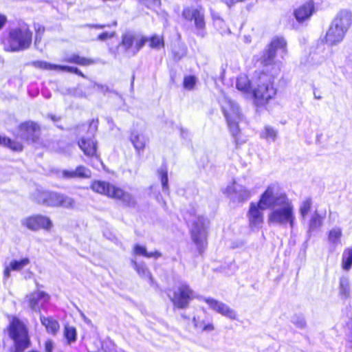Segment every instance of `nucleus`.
I'll return each mask as SVG.
<instances>
[{
    "mask_svg": "<svg viewBox=\"0 0 352 352\" xmlns=\"http://www.w3.org/2000/svg\"><path fill=\"white\" fill-rule=\"evenodd\" d=\"M32 34L25 25L10 30L6 50L16 52L28 48L32 42Z\"/></svg>",
    "mask_w": 352,
    "mask_h": 352,
    "instance_id": "423d86ee",
    "label": "nucleus"
},
{
    "mask_svg": "<svg viewBox=\"0 0 352 352\" xmlns=\"http://www.w3.org/2000/svg\"><path fill=\"white\" fill-rule=\"evenodd\" d=\"M91 188L94 192L118 199L126 206H131L135 204V200L130 193L109 182L94 181Z\"/></svg>",
    "mask_w": 352,
    "mask_h": 352,
    "instance_id": "7ed1b4c3",
    "label": "nucleus"
},
{
    "mask_svg": "<svg viewBox=\"0 0 352 352\" xmlns=\"http://www.w3.org/2000/svg\"><path fill=\"white\" fill-rule=\"evenodd\" d=\"M105 27H109V25H95V28H104Z\"/></svg>",
    "mask_w": 352,
    "mask_h": 352,
    "instance_id": "5fc2aeb1",
    "label": "nucleus"
},
{
    "mask_svg": "<svg viewBox=\"0 0 352 352\" xmlns=\"http://www.w3.org/2000/svg\"><path fill=\"white\" fill-rule=\"evenodd\" d=\"M342 236V230L340 227L335 226L331 228L328 233V241L333 246L341 244V238Z\"/></svg>",
    "mask_w": 352,
    "mask_h": 352,
    "instance_id": "a878e982",
    "label": "nucleus"
},
{
    "mask_svg": "<svg viewBox=\"0 0 352 352\" xmlns=\"http://www.w3.org/2000/svg\"><path fill=\"white\" fill-rule=\"evenodd\" d=\"M32 65L36 68L45 70H58V67H59V65L52 64L43 60L34 61Z\"/></svg>",
    "mask_w": 352,
    "mask_h": 352,
    "instance_id": "e433bc0d",
    "label": "nucleus"
},
{
    "mask_svg": "<svg viewBox=\"0 0 352 352\" xmlns=\"http://www.w3.org/2000/svg\"><path fill=\"white\" fill-rule=\"evenodd\" d=\"M118 352H125V351H122V350H120V351H118Z\"/></svg>",
    "mask_w": 352,
    "mask_h": 352,
    "instance_id": "e2e57ef3",
    "label": "nucleus"
},
{
    "mask_svg": "<svg viewBox=\"0 0 352 352\" xmlns=\"http://www.w3.org/2000/svg\"><path fill=\"white\" fill-rule=\"evenodd\" d=\"M276 52H280L282 58H284L287 54V42L283 37H276L273 38L268 48L263 55L262 60L267 72L269 67L273 68L278 67V65H273Z\"/></svg>",
    "mask_w": 352,
    "mask_h": 352,
    "instance_id": "6e6552de",
    "label": "nucleus"
},
{
    "mask_svg": "<svg viewBox=\"0 0 352 352\" xmlns=\"http://www.w3.org/2000/svg\"><path fill=\"white\" fill-rule=\"evenodd\" d=\"M261 204L268 207L267 223L270 226L294 228L296 215L294 204L289 197L280 190L277 184H272L266 188Z\"/></svg>",
    "mask_w": 352,
    "mask_h": 352,
    "instance_id": "f257e3e1",
    "label": "nucleus"
},
{
    "mask_svg": "<svg viewBox=\"0 0 352 352\" xmlns=\"http://www.w3.org/2000/svg\"><path fill=\"white\" fill-rule=\"evenodd\" d=\"M315 98L318 100H320L321 98V97L318 96V95H315Z\"/></svg>",
    "mask_w": 352,
    "mask_h": 352,
    "instance_id": "13d9d810",
    "label": "nucleus"
},
{
    "mask_svg": "<svg viewBox=\"0 0 352 352\" xmlns=\"http://www.w3.org/2000/svg\"><path fill=\"white\" fill-rule=\"evenodd\" d=\"M271 67H269L270 69ZM280 71L279 67H273L266 70V67L262 72L255 73L258 76V85L253 90L254 104L257 107H263L267 104L276 94V89L274 86V76L278 75Z\"/></svg>",
    "mask_w": 352,
    "mask_h": 352,
    "instance_id": "f03ea898",
    "label": "nucleus"
},
{
    "mask_svg": "<svg viewBox=\"0 0 352 352\" xmlns=\"http://www.w3.org/2000/svg\"><path fill=\"white\" fill-rule=\"evenodd\" d=\"M226 192L239 202H244L249 199L254 194V191L236 182H234L231 186H228L226 189Z\"/></svg>",
    "mask_w": 352,
    "mask_h": 352,
    "instance_id": "a211bd4d",
    "label": "nucleus"
},
{
    "mask_svg": "<svg viewBox=\"0 0 352 352\" xmlns=\"http://www.w3.org/2000/svg\"><path fill=\"white\" fill-rule=\"evenodd\" d=\"M53 347V342L51 340L46 341L45 345L46 352H52Z\"/></svg>",
    "mask_w": 352,
    "mask_h": 352,
    "instance_id": "09e8293b",
    "label": "nucleus"
},
{
    "mask_svg": "<svg viewBox=\"0 0 352 352\" xmlns=\"http://www.w3.org/2000/svg\"><path fill=\"white\" fill-rule=\"evenodd\" d=\"M101 89L103 91L104 89H107V87H104V86H101Z\"/></svg>",
    "mask_w": 352,
    "mask_h": 352,
    "instance_id": "bf43d9fd",
    "label": "nucleus"
},
{
    "mask_svg": "<svg viewBox=\"0 0 352 352\" xmlns=\"http://www.w3.org/2000/svg\"><path fill=\"white\" fill-rule=\"evenodd\" d=\"M97 127V122L92 121L89 125V129L91 130L92 133L96 131Z\"/></svg>",
    "mask_w": 352,
    "mask_h": 352,
    "instance_id": "8fccbe9b",
    "label": "nucleus"
},
{
    "mask_svg": "<svg viewBox=\"0 0 352 352\" xmlns=\"http://www.w3.org/2000/svg\"><path fill=\"white\" fill-rule=\"evenodd\" d=\"M50 296L47 293L37 290L25 296L24 303L34 311H40L41 308L49 301Z\"/></svg>",
    "mask_w": 352,
    "mask_h": 352,
    "instance_id": "f3484780",
    "label": "nucleus"
},
{
    "mask_svg": "<svg viewBox=\"0 0 352 352\" xmlns=\"http://www.w3.org/2000/svg\"><path fill=\"white\" fill-rule=\"evenodd\" d=\"M30 263L28 258H23L19 261L13 260L3 270V278L8 280L10 276L11 271H20Z\"/></svg>",
    "mask_w": 352,
    "mask_h": 352,
    "instance_id": "4be33fe9",
    "label": "nucleus"
},
{
    "mask_svg": "<svg viewBox=\"0 0 352 352\" xmlns=\"http://www.w3.org/2000/svg\"><path fill=\"white\" fill-rule=\"evenodd\" d=\"M348 338H349V340L352 342V329H351V331L350 332V333L349 334L348 336Z\"/></svg>",
    "mask_w": 352,
    "mask_h": 352,
    "instance_id": "6e6d98bb",
    "label": "nucleus"
},
{
    "mask_svg": "<svg viewBox=\"0 0 352 352\" xmlns=\"http://www.w3.org/2000/svg\"><path fill=\"white\" fill-rule=\"evenodd\" d=\"M148 41L147 38L126 33L122 35L120 45L124 47L130 56H135Z\"/></svg>",
    "mask_w": 352,
    "mask_h": 352,
    "instance_id": "ddd939ff",
    "label": "nucleus"
},
{
    "mask_svg": "<svg viewBox=\"0 0 352 352\" xmlns=\"http://www.w3.org/2000/svg\"><path fill=\"white\" fill-rule=\"evenodd\" d=\"M203 300L207 303L210 309L212 311L230 320H238L236 311L230 307L227 304L212 298H204Z\"/></svg>",
    "mask_w": 352,
    "mask_h": 352,
    "instance_id": "dca6fc26",
    "label": "nucleus"
},
{
    "mask_svg": "<svg viewBox=\"0 0 352 352\" xmlns=\"http://www.w3.org/2000/svg\"><path fill=\"white\" fill-rule=\"evenodd\" d=\"M340 294L344 298H349L350 296L349 280L346 276L342 277L340 280Z\"/></svg>",
    "mask_w": 352,
    "mask_h": 352,
    "instance_id": "72a5a7b5",
    "label": "nucleus"
},
{
    "mask_svg": "<svg viewBox=\"0 0 352 352\" xmlns=\"http://www.w3.org/2000/svg\"><path fill=\"white\" fill-rule=\"evenodd\" d=\"M115 34H116L115 32H103V33H102V34L98 35V40L104 41V40H106L107 38H110L113 37L115 36Z\"/></svg>",
    "mask_w": 352,
    "mask_h": 352,
    "instance_id": "de8ad7c7",
    "label": "nucleus"
},
{
    "mask_svg": "<svg viewBox=\"0 0 352 352\" xmlns=\"http://www.w3.org/2000/svg\"><path fill=\"white\" fill-rule=\"evenodd\" d=\"M8 334L14 342V352H22L30 346L27 327L19 319L12 318L8 327Z\"/></svg>",
    "mask_w": 352,
    "mask_h": 352,
    "instance_id": "20e7f679",
    "label": "nucleus"
},
{
    "mask_svg": "<svg viewBox=\"0 0 352 352\" xmlns=\"http://www.w3.org/2000/svg\"><path fill=\"white\" fill-rule=\"evenodd\" d=\"M58 70L64 71V72H70V73L76 74H78L79 76H81L84 77V75L82 74V72L77 67L59 65V67H58Z\"/></svg>",
    "mask_w": 352,
    "mask_h": 352,
    "instance_id": "c03bdc74",
    "label": "nucleus"
},
{
    "mask_svg": "<svg viewBox=\"0 0 352 352\" xmlns=\"http://www.w3.org/2000/svg\"><path fill=\"white\" fill-rule=\"evenodd\" d=\"M37 201L47 206L72 208L74 205L72 198L54 192H41L37 197Z\"/></svg>",
    "mask_w": 352,
    "mask_h": 352,
    "instance_id": "1a4fd4ad",
    "label": "nucleus"
},
{
    "mask_svg": "<svg viewBox=\"0 0 352 352\" xmlns=\"http://www.w3.org/2000/svg\"><path fill=\"white\" fill-rule=\"evenodd\" d=\"M193 323L197 329H201L204 331H212L214 329L212 323L206 324L204 320H200L199 317L193 318Z\"/></svg>",
    "mask_w": 352,
    "mask_h": 352,
    "instance_id": "473e14b6",
    "label": "nucleus"
},
{
    "mask_svg": "<svg viewBox=\"0 0 352 352\" xmlns=\"http://www.w3.org/2000/svg\"><path fill=\"white\" fill-rule=\"evenodd\" d=\"M197 298L196 293L186 283L180 284L173 292L170 300L178 309L188 307L191 300Z\"/></svg>",
    "mask_w": 352,
    "mask_h": 352,
    "instance_id": "9d476101",
    "label": "nucleus"
},
{
    "mask_svg": "<svg viewBox=\"0 0 352 352\" xmlns=\"http://www.w3.org/2000/svg\"><path fill=\"white\" fill-rule=\"evenodd\" d=\"M250 80L245 74H240L236 78V87L239 91L245 94L248 93L250 90Z\"/></svg>",
    "mask_w": 352,
    "mask_h": 352,
    "instance_id": "c85d7f7f",
    "label": "nucleus"
},
{
    "mask_svg": "<svg viewBox=\"0 0 352 352\" xmlns=\"http://www.w3.org/2000/svg\"><path fill=\"white\" fill-rule=\"evenodd\" d=\"M312 205V201L311 198H306L303 200L299 207V213L302 220L304 221L310 211Z\"/></svg>",
    "mask_w": 352,
    "mask_h": 352,
    "instance_id": "c9c22d12",
    "label": "nucleus"
},
{
    "mask_svg": "<svg viewBox=\"0 0 352 352\" xmlns=\"http://www.w3.org/2000/svg\"><path fill=\"white\" fill-rule=\"evenodd\" d=\"M182 16L187 21H193L197 36H205L204 14L202 9L185 8L182 11Z\"/></svg>",
    "mask_w": 352,
    "mask_h": 352,
    "instance_id": "f8f14e48",
    "label": "nucleus"
},
{
    "mask_svg": "<svg viewBox=\"0 0 352 352\" xmlns=\"http://www.w3.org/2000/svg\"><path fill=\"white\" fill-rule=\"evenodd\" d=\"M331 23L346 33L352 25L351 11L348 9L339 10Z\"/></svg>",
    "mask_w": 352,
    "mask_h": 352,
    "instance_id": "aec40b11",
    "label": "nucleus"
},
{
    "mask_svg": "<svg viewBox=\"0 0 352 352\" xmlns=\"http://www.w3.org/2000/svg\"><path fill=\"white\" fill-rule=\"evenodd\" d=\"M130 141L138 153H140L144 149L147 139L142 133L134 131L131 135Z\"/></svg>",
    "mask_w": 352,
    "mask_h": 352,
    "instance_id": "b1692460",
    "label": "nucleus"
},
{
    "mask_svg": "<svg viewBox=\"0 0 352 352\" xmlns=\"http://www.w3.org/2000/svg\"><path fill=\"white\" fill-rule=\"evenodd\" d=\"M49 117L51 118L52 120H53L54 122H56L59 120L58 118H56V116H53V115H50Z\"/></svg>",
    "mask_w": 352,
    "mask_h": 352,
    "instance_id": "864d4df0",
    "label": "nucleus"
},
{
    "mask_svg": "<svg viewBox=\"0 0 352 352\" xmlns=\"http://www.w3.org/2000/svg\"><path fill=\"white\" fill-rule=\"evenodd\" d=\"M78 178H89L91 177V171L83 166H79L76 168Z\"/></svg>",
    "mask_w": 352,
    "mask_h": 352,
    "instance_id": "79ce46f5",
    "label": "nucleus"
},
{
    "mask_svg": "<svg viewBox=\"0 0 352 352\" xmlns=\"http://www.w3.org/2000/svg\"><path fill=\"white\" fill-rule=\"evenodd\" d=\"M315 98L318 100H320L321 98V97L318 96V95H315Z\"/></svg>",
    "mask_w": 352,
    "mask_h": 352,
    "instance_id": "4d7b16f0",
    "label": "nucleus"
},
{
    "mask_svg": "<svg viewBox=\"0 0 352 352\" xmlns=\"http://www.w3.org/2000/svg\"><path fill=\"white\" fill-rule=\"evenodd\" d=\"M217 22H218L219 23H222V22H223V21H222V20H221V19H218V20H217Z\"/></svg>",
    "mask_w": 352,
    "mask_h": 352,
    "instance_id": "052dcab7",
    "label": "nucleus"
},
{
    "mask_svg": "<svg viewBox=\"0 0 352 352\" xmlns=\"http://www.w3.org/2000/svg\"><path fill=\"white\" fill-rule=\"evenodd\" d=\"M190 226L191 238L199 254L205 250L207 247V219L202 216H195L192 217Z\"/></svg>",
    "mask_w": 352,
    "mask_h": 352,
    "instance_id": "0eeeda50",
    "label": "nucleus"
},
{
    "mask_svg": "<svg viewBox=\"0 0 352 352\" xmlns=\"http://www.w3.org/2000/svg\"><path fill=\"white\" fill-rule=\"evenodd\" d=\"M314 12V2L312 0H309L295 9L294 15L298 22L303 23L309 20Z\"/></svg>",
    "mask_w": 352,
    "mask_h": 352,
    "instance_id": "6ab92c4d",
    "label": "nucleus"
},
{
    "mask_svg": "<svg viewBox=\"0 0 352 352\" xmlns=\"http://www.w3.org/2000/svg\"><path fill=\"white\" fill-rule=\"evenodd\" d=\"M292 322L296 324L298 327L302 328L305 326V320L302 316H294L292 320Z\"/></svg>",
    "mask_w": 352,
    "mask_h": 352,
    "instance_id": "a18cd8bd",
    "label": "nucleus"
},
{
    "mask_svg": "<svg viewBox=\"0 0 352 352\" xmlns=\"http://www.w3.org/2000/svg\"><path fill=\"white\" fill-rule=\"evenodd\" d=\"M323 217L316 212L311 217L309 223L310 230H316L322 224Z\"/></svg>",
    "mask_w": 352,
    "mask_h": 352,
    "instance_id": "4c0bfd02",
    "label": "nucleus"
},
{
    "mask_svg": "<svg viewBox=\"0 0 352 352\" xmlns=\"http://www.w3.org/2000/svg\"><path fill=\"white\" fill-rule=\"evenodd\" d=\"M220 103L223 115L233 136H236L239 132L238 124L241 120L242 115L238 104L226 96H223Z\"/></svg>",
    "mask_w": 352,
    "mask_h": 352,
    "instance_id": "39448f33",
    "label": "nucleus"
},
{
    "mask_svg": "<svg viewBox=\"0 0 352 352\" xmlns=\"http://www.w3.org/2000/svg\"><path fill=\"white\" fill-rule=\"evenodd\" d=\"M65 60L68 63H76L83 66L90 65L96 63L93 59L80 56L78 54H72L70 56L67 57Z\"/></svg>",
    "mask_w": 352,
    "mask_h": 352,
    "instance_id": "c756f323",
    "label": "nucleus"
},
{
    "mask_svg": "<svg viewBox=\"0 0 352 352\" xmlns=\"http://www.w3.org/2000/svg\"><path fill=\"white\" fill-rule=\"evenodd\" d=\"M65 336L68 342L71 343L76 341V329L72 327H65Z\"/></svg>",
    "mask_w": 352,
    "mask_h": 352,
    "instance_id": "ea45409f",
    "label": "nucleus"
},
{
    "mask_svg": "<svg viewBox=\"0 0 352 352\" xmlns=\"http://www.w3.org/2000/svg\"><path fill=\"white\" fill-rule=\"evenodd\" d=\"M62 174L63 177L65 179L78 178L76 169L72 170H65L63 171Z\"/></svg>",
    "mask_w": 352,
    "mask_h": 352,
    "instance_id": "49530a36",
    "label": "nucleus"
},
{
    "mask_svg": "<svg viewBox=\"0 0 352 352\" xmlns=\"http://www.w3.org/2000/svg\"><path fill=\"white\" fill-rule=\"evenodd\" d=\"M78 146L85 155L93 157L96 155V142L91 138H82L78 142Z\"/></svg>",
    "mask_w": 352,
    "mask_h": 352,
    "instance_id": "5701e85b",
    "label": "nucleus"
},
{
    "mask_svg": "<svg viewBox=\"0 0 352 352\" xmlns=\"http://www.w3.org/2000/svg\"><path fill=\"white\" fill-rule=\"evenodd\" d=\"M133 268L137 271L138 274L143 278L148 279L151 284L153 283L152 276L148 268L144 263L138 264L135 261L131 260Z\"/></svg>",
    "mask_w": 352,
    "mask_h": 352,
    "instance_id": "cd10ccee",
    "label": "nucleus"
},
{
    "mask_svg": "<svg viewBox=\"0 0 352 352\" xmlns=\"http://www.w3.org/2000/svg\"><path fill=\"white\" fill-rule=\"evenodd\" d=\"M39 30H40V29L38 30V32L36 33V36H35V45L36 47H38V43L41 40V36L39 35Z\"/></svg>",
    "mask_w": 352,
    "mask_h": 352,
    "instance_id": "603ef678",
    "label": "nucleus"
},
{
    "mask_svg": "<svg viewBox=\"0 0 352 352\" xmlns=\"http://www.w3.org/2000/svg\"><path fill=\"white\" fill-rule=\"evenodd\" d=\"M197 82V79L194 76H186L184 78L183 86L187 90H192Z\"/></svg>",
    "mask_w": 352,
    "mask_h": 352,
    "instance_id": "58836bf2",
    "label": "nucleus"
},
{
    "mask_svg": "<svg viewBox=\"0 0 352 352\" xmlns=\"http://www.w3.org/2000/svg\"><path fill=\"white\" fill-rule=\"evenodd\" d=\"M116 24H117V23H116V22H113V25L114 26H116Z\"/></svg>",
    "mask_w": 352,
    "mask_h": 352,
    "instance_id": "680f3d73",
    "label": "nucleus"
},
{
    "mask_svg": "<svg viewBox=\"0 0 352 352\" xmlns=\"http://www.w3.org/2000/svg\"><path fill=\"white\" fill-rule=\"evenodd\" d=\"M341 268L343 271L348 272L352 268V246L346 248L342 254Z\"/></svg>",
    "mask_w": 352,
    "mask_h": 352,
    "instance_id": "393cba45",
    "label": "nucleus"
},
{
    "mask_svg": "<svg viewBox=\"0 0 352 352\" xmlns=\"http://www.w3.org/2000/svg\"><path fill=\"white\" fill-rule=\"evenodd\" d=\"M346 32L331 23L326 33L324 41L330 45H335L340 43L344 38Z\"/></svg>",
    "mask_w": 352,
    "mask_h": 352,
    "instance_id": "412c9836",
    "label": "nucleus"
},
{
    "mask_svg": "<svg viewBox=\"0 0 352 352\" xmlns=\"http://www.w3.org/2000/svg\"><path fill=\"white\" fill-rule=\"evenodd\" d=\"M40 133L39 125L32 121L21 123L14 132L16 137L25 141L34 142L38 138Z\"/></svg>",
    "mask_w": 352,
    "mask_h": 352,
    "instance_id": "2eb2a0df",
    "label": "nucleus"
},
{
    "mask_svg": "<svg viewBox=\"0 0 352 352\" xmlns=\"http://www.w3.org/2000/svg\"><path fill=\"white\" fill-rule=\"evenodd\" d=\"M6 21V16L4 15L0 14V29L3 26Z\"/></svg>",
    "mask_w": 352,
    "mask_h": 352,
    "instance_id": "3c124183",
    "label": "nucleus"
},
{
    "mask_svg": "<svg viewBox=\"0 0 352 352\" xmlns=\"http://www.w3.org/2000/svg\"><path fill=\"white\" fill-rule=\"evenodd\" d=\"M159 175L161 177V182L162 184V187L164 190H168V173L167 170L165 168H160L158 170Z\"/></svg>",
    "mask_w": 352,
    "mask_h": 352,
    "instance_id": "37998d69",
    "label": "nucleus"
},
{
    "mask_svg": "<svg viewBox=\"0 0 352 352\" xmlns=\"http://www.w3.org/2000/svg\"><path fill=\"white\" fill-rule=\"evenodd\" d=\"M149 41L151 48L159 49L164 46V41L162 36L154 35L150 38Z\"/></svg>",
    "mask_w": 352,
    "mask_h": 352,
    "instance_id": "a19ab883",
    "label": "nucleus"
},
{
    "mask_svg": "<svg viewBox=\"0 0 352 352\" xmlns=\"http://www.w3.org/2000/svg\"><path fill=\"white\" fill-rule=\"evenodd\" d=\"M133 252L135 255L143 256L146 258H159L161 256V253L158 251L148 252L146 251V247L138 244L133 247Z\"/></svg>",
    "mask_w": 352,
    "mask_h": 352,
    "instance_id": "7c9ffc66",
    "label": "nucleus"
},
{
    "mask_svg": "<svg viewBox=\"0 0 352 352\" xmlns=\"http://www.w3.org/2000/svg\"><path fill=\"white\" fill-rule=\"evenodd\" d=\"M277 131L274 128L266 126L261 133V137L268 142H274L277 137Z\"/></svg>",
    "mask_w": 352,
    "mask_h": 352,
    "instance_id": "f704fd0d",
    "label": "nucleus"
},
{
    "mask_svg": "<svg viewBox=\"0 0 352 352\" xmlns=\"http://www.w3.org/2000/svg\"><path fill=\"white\" fill-rule=\"evenodd\" d=\"M0 144L8 147L14 151H21L23 149L21 143L13 141L5 136H0Z\"/></svg>",
    "mask_w": 352,
    "mask_h": 352,
    "instance_id": "2f4dec72",
    "label": "nucleus"
},
{
    "mask_svg": "<svg viewBox=\"0 0 352 352\" xmlns=\"http://www.w3.org/2000/svg\"><path fill=\"white\" fill-rule=\"evenodd\" d=\"M266 195V190L261 195L258 202H251L248 212V218L250 226L252 228H260L264 220L263 211L268 209L261 204L263 196Z\"/></svg>",
    "mask_w": 352,
    "mask_h": 352,
    "instance_id": "9b49d317",
    "label": "nucleus"
},
{
    "mask_svg": "<svg viewBox=\"0 0 352 352\" xmlns=\"http://www.w3.org/2000/svg\"><path fill=\"white\" fill-rule=\"evenodd\" d=\"M41 322L50 333L56 334L59 329L58 322L52 318H46L41 316Z\"/></svg>",
    "mask_w": 352,
    "mask_h": 352,
    "instance_id": "bb28decb",
    "label": "nucleus"
},
{
    "mask_svg": "<svg viewBox=\"0 0 352 352\" xmlns=\"http://www.w3.org/2000/svg\"><path fill=\"white\" fill-rule=\"evenodd\" d=\"M21 223L23 226L32 231H37L40 229L49 230L53 226L50 219L41 214L32 215L23 218Z\"/></svg>",
    "mask_w": 352,
    "mask_h": 352,
    "instance_id": "4468645a",
    "label": "nucleus"
}]
</instances>
